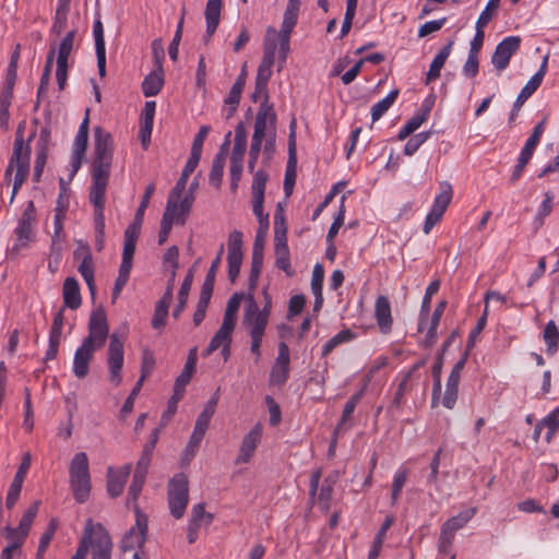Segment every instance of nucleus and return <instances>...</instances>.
Here are the masks:
<instances>
[{
  "label": "nucleus",
  "instance_id": "1",
  "mask_svg": "<svg viewBox=\"0 0 559 559\" xmlns=\"http://www.w3.org/2000/svg\"><path fill=\"white\" fill-rule=\"evenodd\" d=\"M112 136L97 127L95 129V159L92 170L90 195H105L112 160Z\"/></svg>",
  "mask_w": 559,
  "mask_h": 559
},
{
  "label": "nucleus",
  "instance_id": "2",
  "mask_svg": "<svg viewBox=\"0 0 559 559\" xmlns=\"http://www.w3.org/2000/svg\"><path fill=\"white\" fill-rule=\"evenodd\" d=\"M24 123H20L16 130V136L13 146V153L10 158L11 164L16 165V174L14 175L12 194L10 203L14 201L20 188L25 182L29 173V155L31 148L28 144H24L23 140Z\"/></svg>",
  "mask_w": 559,
  "mask_h": 559
},
{
  "label": "nucleus",
  "instance_id": "3",
  "mask_svg": "<svg viewBox=\"0 0 559 559\" xmlns=\"http://www.w3.org/2000/svg\"><path fill=\"white\" fill-rule=\"evenodd\" d=\"M100 538H106L109 543H112L105 526L102 523H94L92 519H88L85 523L76 552L71 559H85L90 548H92L93 555L97 549Z\"/></svg>",
  "mask_w": 559,
  "mask_h": 559
},
{
  "label": "nucleus",
  "instance_id": "4",
  "mask_svg": "<svg viewBox=\"0 0 559 559\" xmlns=\"http://www.w3.org/2000/svg\"><path fill=\"white\" fill-rule=\"evenodd\" d=\"M109 336V325L105 310L99 307L92 311L88 320V335L82 341L83 344L100 349Z\"/></svg>",
  "mask_w": 559,
  "mask_h": 559
},
{
  "label": "nucleus",
  "instance_id": "5",
  "mask_svg": "<svg viewBox=\"0 0 559 559\" xmlns=\"http://www.w3.org/2000/svg\"><path fill=\"white\" fill-rule=\"evenodd\" d=\"M123 361V340L118 334L112 333L109 336L107 366L108 380L115 386H118L122 381L121 370Z\"/></svg>",
  "mask_w": 559,
  "mask_h": 559
},
{
  "label": "nucleus",
  "instance_id": "6",
  "mask_svg": "<svg viewBox=\"0 0 559 559\" xmlns=\"http://www.w3.org/2000/svg\"><path fill=\"white\" fill-rule=\"evenodd\" d=\"M440 192L436 195L431 211L427 214L424 223V233L427 235L441 221L444 212L450 205L453 197L452 186L448 181L439 185Z\"/></svg>",
  "mask_w": 559,
  "mask_h": 559
},
{
  "label": "nucleus",
  "instance_id": "7",
  "mask_svg": "<svg viewBox=\"0 0 559 559\" xmlns=\"http://www.w3.org/2000/svg\"><path fill=\"white\" fill-rule=\"evenodd\" d=\"M269 318L260 313V308L251 294L248 295L242 316V325L250 336H264Z\"/></svg>",
  "mask_w": 559,
  "mask_h": 559
},
{
  "label": "nucleus",
  "instance_id": "8",
  "mask_svg": "<svg viewBox=\"0 0 559 559\" xmlns=\"http://www.w3.org/2000/svg\"><path fill=\"white\" fill-rule=\"evenodd\" d=\"M34 223H35V206L33 201H29L24 209L21 218L19 219V224L14 230L16 235V243L13 246V251H20L28 246L31 241L35 238L34 233Z\"/></svg>",
  "mask_w": 559,
  "mask_h": 559
},
{
  "label": "nucleus",
  "instance_id": "9",
  "mask_svg": "<svg viewBox=\"0 0 559 559\" xmlns=\"http://www.w3.org/2000/svg\"><path fill=\"white\" fill-rule=\"evenodd\" d=\"M72 489H91L88 457L85 452L74 454L69 466Z\"/></svg>",
  "mask_w": 559,
  "mask_h": 559
},
{
  "label": "nucleus",
  "instance_id": "10",
  "mask_svg": "<svg viewBox=\"0 0 559 559\" xmlns=\"http://www.w3.org/2000/svg\"><path fill=\"white\" fill-rule=\"evenodd\" d=\"M135 515V524L122 537L120 543V548L123 552L142 547L146 540L147 519L140 510H136Z\"/></svg>",
  "mask_w": 559,
  "mask_h": 559
},
{
  "label": "nucleus",
  "instance_id": "11",
  "mask_svg": "<svg viewBox=\"0 0 559 559\" xmlns=\"http://www.w3.org/2000/svg\"><path fill=\"white\" fill-rule=\"evenodd\" d=\"M547 61L548 57L546 56L540 64L539 70L530 79V81L525 84V86L521 90L520 94L518 95L512 110L510 112L509 121L512 122L515 120L521 107L523 104L527 100L528 97H531L536 90L540 86L543 79L547 71Z\"/></svg>",
  "mask_w": 559,
  "mask_h": 559
},
{
  "label": "nucleus",
  "instance_id": "12",
  "mask_svg": "<svg viewBox=\"0 0 559 559\" xmlns=\"http://www.w3.org/2000/svg\"><path fill=\"white\" fill-rule=\"evenodd\" d=\"M521 38L519 36H508L501 40L491 56V63L498 72L508 68L512 56L519 50Z\"/></svg>",
  "mask_w": 559,
  "mask_h": 559
},
{
  "label": "nucleus",
  "instance_id": "13",
  "mask_svg": "<svg viewBox=\"0 0 559 559\" xmlns=\"http://www.w3.org/2000/svg\"><path fill=\"white\" fill-rule=\"evenodd\" d=\"M75 257H82V262L78 267V271L84 278L88 290L94 298L96 293V285L94 281V262L88 245L79 242V248L74 252Z\"/></svg>",
  "mask_w": 559,
  "mask_h": 559
},
{
  "label": "nucleus",
  "instance_id": "14",
  "mask_svg": "<svg viewBox=\"0 0 559 559\" xmlns=\"http://www.w3.org/2000/svg\"><path fill=\"white\" fill-rule=\"evenodd\" d=\"M295 121L292 122L290 129H293ZM297 176V156H296V143H295V131L290 130L289 142H288V160L285 170L284 178V191L287 197L293 192Z\"/></svg>",
  "mask_w": 559,
  "mask_h": 559
},
{
  "label": "nucleus",
  "instance_id": "15",
  "mask_svg": "<svg viewBox=\"0 0 559 559\" xmlns=\"http://www.w3.org/2000/svg\"><path fill=\"white\" fill-rule=\"evenodd\" d=\"M90 201L94 205V225L96 237V250L100 251L105 241V195H90Z\"/></svg>",
  "mask_w": 559,
  "mask_h": 559
},
{
  "label": "nucleus",
  "instance_id": "16",
  "mask_svg": "<svg viewBox=\"0 0 559 559\" xmlns=\"http://www.w3.org/2000/svg\"><path fill=\"white\" fill-rule=\"evenodd\" d=\"M95 352V348L83 343L76 348L73 357V373L78 379H84L88 374Z\"/></svg>",
  "mask_w": 559,
  "mask_h": 559
},
{
  "label": "nucleus",
  "instance_id": "17",
  "mask_svg": "<svg viewBox=\"0 0 559 559\" xmlns=\"http://www.w3.org/2000/svg\"><path fill=\"white\" fill-rule=\"evenodd\" d=\"M262 428L260 425L253 427L242 439L239 455L236 459V464L249 462L253 455L258 444L261 441Z\"/></svg>",
  "mask_w": 559,
  "mask_h": 559
},
{
  "label": "nucleus",
  "instance_id": "18",
  "mask_svg": "<svg viewBox=\"0 0 559 559\" xmlns=\"http://www.w3.org/2000/svg\"><path fill=\"white\" fill-rule=\"evenodd\" d=\"M275 114L271 105L261 104L255 116L252 139L266 140L271 130V115Z\"/></svg>",
  "mask_w": 559,
  "mask_h": 559
},
{
  "label": "nucleus",
  "instance_id": "19",
  "mask_svg": "<svg viewBox=\"0 0 559 559\" xmlns=\"http://www.w3.org/2000/svg\"><path fill=\"white\" fill-rule=\"evenodd\" d=\"M374 318L382 333L386 334L391 331L393 319L391 314V304L386 296L381 295L377 298Z\"/></svg>",
  "mask_w": 559,
  "mask_h": 559
},
{
  "label": "nucleus",
  "instance_id": "20",
  "mask_svg": "<svg viewBox=\"0 0 559 559\" xmlns=\"http://www.w3.org/2000/svg\"><path fill=\"white\" fill-rule=\"evenodd\" d=\"M199 162L200 160H198L195 158L189 157V159L187 160V163L182 169L180 178L178 179V181L176 182L175 187L171 189V191L168 195L167 203L173 204V205H178V200L181 198V194L186 189L188 178L194 171Z\"/></svg>",
  "mask_w": 559,
  "mask_h": 559
},
{
  "label": "nucleus",
  "instance_id": "21",
  "mask_svg": "<svg viewBox=\"0 0 559 559\" xmlns=\"http://www.w3.org/2000/svg\"><path fill=\"white\" fill-rule=\"evenodd\" d=\"M93 35L95 39L98 74L100 78H104L106 75V47L104 39V27L99 20L94 22Z\"/></svg>",
  "mask_w": 559,
  "mask_h": 559
},
{
  "label": "nucleus",
  "instance_id": "22",
  "mask_svg": "<svg viewBox=\"0 0 559 559\" xmlns=\"http://www.w3.org/2000/svg\"><path fill=\"white\" fill-rule=\"evenodd\" d=\"M222 1L209 0L205 7L206 31L204 40L207 43L215 33L221 19Z\"/></svg>",
  "mask_w": 559,
  "mask_h": 559
},
{
  "label": "nucleus",
  "instance_id": "23",
  "mask_svg": "<svg viewBox=\"0 0 559 559\" xmlns=\"http://www.w3.org/2000/svg\"><path fill=\"white\" fill-rule=\"evenodd\" d=\"M62 296L64 307L75 310L81 306L82 299L80 293V285L76 278L67 277L64 280L62 287Z\"/></svg>",
  "mask_w": 559,
  "mask_h": 559
},
{
  "label": "nucleus",
  "instance_id": "24",
  "mask_svg": "<svg viewBox=\"0 0 559 559\" xmlns=\"http://www.w3.org/2000/svg\"><path fill=\"white\" fill-rule=\"evenodd\" d=\"M453 44L454 43L452 40L449 41L444 47L441 48V50L433 58V60L430 64V68L427 72V75H426V80H425L426 84H429L432 81L440 78L441 69L443 68L447 59L449 58V56L452 51Z\"/></svg>",
  "mask_w": 559,
  "mask_h": 559
},
{
  "label": "nucleus",
  "instance_id": "25",
  "mask_svg": "<svg viewBox=\"0 0 559 559\" xmlns=\"http://www.w3.org/2000/svg\"><path fill=\"white\" fill-rule=\"evenodd\" d=\"M131 464H124L119 468L108 467L107 469V489H122L131 473Z\"/></svg>",
  "mask_w": 559,
  "mask_h": 559
},
{
  "label": "nucleus",
  "instance_id": "26",
  "mask_svg": "<svg viewBox=\"0 0 559 559\" xmlns=\"http://www.w3.org/2000/svg\"><path fill=\"white\" fill-rule=\"evenodd\" d=\"M164 85V69L159 71L155 68L150 74H147L142 82V92L144 96L152 97L157 95Z\"/></svg>",
  "mask_w": 559,
  "mask_h": 559
},
{
  "label": "nucleus",
  "instance_id": "27",
  "mask_svg": "<svg viewBox=\"0 0 559 559\" xmlns=\"http://www.w3.org/2000/svg\"><path fill=\"white\" fill-rule=\"evenodd\" d=\"M234 330L235 328L222 323L221 328L216 331L209 346L204 350V355L209 356L219 347H223L226 344L230 345Z\"/></svg>",
  "mask_w": 559,
  "mask_h": 559
},
{
  "label": "nucleus",
  "instance_id": "28",
  "mask_svg": "<svg viewBox=\"0 0 559 559\" xmlns=\"http://www.w3.org/2000/svg\"><path fill=\"white\" fill-rule=\"evenodd\" d=\"M300 8V0H289L284 12L283 23L280 34L290 35L295 25L297 24L298 13Z\"/></svg>",
  "mask_w": 559,
  "mask_h": 559
},
{
  "label": "nucleus",
  "instance_id": "29",
  "mask_svg": "<svg viewBox=\"0 0 559 559\" xmlns=\"http://www.w3.org/2000/svg\"><path fill=\"white\" fill-rule=\"evenodd\" d=\"M189 491H169L168 504L171 515L175 519L183 516L188 501Z\"/></svg>",
  "mask_w": 559,
  "mask_h": 559
},
{
  "label": "nucleus",
  "instance_id": "30",
  "mask_svg": "<svg viewBox=\"0 0 559 559\" xmlns=\"http://www.w3.org/2000/svg\"><path fill=\"white\" fill-rule=\"evenodd\" d=\"M178 211V205H173L167 203L165 212L163 214L162 221H160V229L158 234V243L163 245L173 228V224L176 223V213Z\"/></svg>",
  "mask_w": 559,
  "mask_h": 559
},
{
  "label": "nucleus",
  "instance_id": "31",
  "mask_svg": "<svg viewBox=\"0 0 559 559\" xmlns=\"http://www.w3.org/2000/svg\"><path fill=\"white\" fill-rule=\"evenodd\" d=\"M193 281V269L188 271L183 282L181 283L180 289L178 292V302L173 311V316L175 319L179 318L183 309L186 308L189 292Z\"/></svg>",
  "mask_w": 559,
  "mask_h": 559
},
{
  "label": "nucleus",
  "instance_id": "32",
  "mask_svg": "<svg viewBox=\"0 0 559 559\" xmlns=\"http://www.w3.org/2000/svg\"><path fill=\"white\" fill-rule=\"evenodd\" d=\"M226 153L223 150H219L215 155L212 168L209 175V181L215 188H219L222 183V177L224 174V167L226 162Z\"/></svg>",
  "mask_w": 559,
  "mask_h": 559
},
{
  "label": "nucleus",
  "instance_id": "33",
  "mask_svg": "<svg viewBox=\"0 0 559 559\" xmlns=\"http://www.w3.org/2000/svg\"><path fill=\"white\" fill-rule=\"evenodd\" d=\"M63 219L64 212L62 209H57L53 217L55 233L52 236L51 250L52 252H60L62 250V241L64 239L63 234Z\"/></svg>",
  "mask_w": 559,
  "mask_h": 559
},
{
  "label": "nucleus",
  "instance_id": "34",
  "mask_svg": "<svg viewBox=\"0 0 559 559\" xmlns=\"http://www.w3.org/2000/svg\"><path fill=\"white\" fill-rule=\"evenodd\" d=\"M543 338L546 343V353L551 356L558 350L559 331L555 321L550 320L544 329Z\"/></svg>",
  "mask_w": 559,
  "mask_h": 559
},
{
  "label": "nucleus",
  "instance_id": "35",
  "mask_svg": "<svg viewBox=\"0 0 559 559\" xmlns=\"http://www.w3.org/2000/svg\"><path fill=\"white\" fill-rule=\"evenodd\" d=\"M242 297H243L242 294L235 293L229 298L226 309H225L223 324L235 328L236 321H237V312L239 310Z\"/></svg>",
  "mask_w": 559,
  "mask_h": 559
},
{
  "label": "nucleus",
  "instance_id": "36",
  "mask_svg": "<svg viewBox=\"0 0 559 559\" xmlns=\"http://www.w3.org/2000/svg\"><path fill=\"white\" fill-rule=\"evenodd\" d=\"M399 94H400L399 90H393L383 99H381L380 102L376 103L372 106L371 118H372L373 122L379 120L389 110V108L393 105V103L397 98Z\"/></svg>",
  "mask_w": 559,
  "mask_h": 559
},
{
  "label": "nucleus",
  "instance_id": "37",
  "mask_svg": "<svg viewBox=\"0 0 559 559\" xmlns=\"http://www.w3.org/2000/svg\"><path fill=\"white\" fill-rule=\"evenodd\" d=\"M362 394H364V390H360L359 392L353 394L349 397V400L346 402L343 413H342V417L334 430L335 435L338 433L343 429L345 424L350 419L357 404L359 403L360 399L362 397Z\"/></svg>",
  "mask_w": 559,
  "mask_h": 559
},
{
  "label": "nucleus",
  "instance_id": "38",
  "mask_svg": "<svg viewBox=\"0 0 559 559\" xmlns=\"http://www.w3.org/2000/svg\"><path fill=\"white\" fill-rule=\"evenodd\" d=\"M355 338V334L349 329L340 331L336 335L331 337L322 347V356H328L341 344L350 342Z\"/></svg>",
  "mask_w": 559,
  "mask_h": 559
},
{
  "label": "nucleus",
  "instance_id": "39",
  "mask_svg": "<svg viewBox=\"0 0 559 559\" xmlns=\"http://www.w3.org/2000/svg\"><path fill=\"white\" fill-rule=\"evenodd\" d=\"M545 121H546V119H543L538 124L535 126L533 133L527 139V141L520 154H522L528 158H532L533 153H534L536 146L538 145L540 138L543 135Z\"/></svg>",
  "mask_w": 559,
  "mask_h": 559
},
{
  "label": "nucleus",
  "instance_id": "40",
  "mask_svg": "<svg viewBox=\"0 0 559 559\" xmlns=\"http://www.w3.org/2000/svg\"><path fill=\"white\" fill-rule=\"evenodd\" d=\"M88 111L86 112V117L83 119L79 131L75 135L73 143V152L78 154H85L88 139Z\"/></svg>",
  "mask_w": 559,
  "mask_h": 559
},
{
  "label": "nucleus",
  "instance_id": "41",
  "mask_svg": "<svg viewBox=\"0 0 559 559\" xmlns=\"http://www.w3.org/2000/svg\"><path fill=\"white\" fill-rule=\"evenodd\" d=\"M195 365L186 361L185 367L180 374L177 377L176 386V399H182L187 384L190 382L191 377L195 370Z\"/></svg>",
  "mask_w": 559,
  "mask_h": 559
},
{
  "label": "nucleus",
  "instance_id": "42",
  "mask_svg": "<svg viewBox=\"0 0 559 559\" xmlns=\"http://www.w3.org/2000/svg\"><path fill=\"white\" fill-rule=\"evenodd\" d=\"M280 246L281 247H274L276 255V267L283 270L288 276H293L295 272L290 266L288 246L287 243H282Z\"/></svg>",
  "mask_w": 559,
  "mask_h": 559
},
{
  "label": "nucleus",
  "instance_id": "43",
  "mask_svg": "<svg viewBox=\"0 0 559 559\" xmlns=\"http://www.w3.org/2000/svg\"><path fill=\"white\" fill-rule=\"evenodd\" d=\"M223 253H224V246L221 245V247L218 249V252H217V255L212 261V264H211V266H210V269L207 271V274H206V276L204 278V282H203V285H202L201 289L213 292L216 273H217V271L219 269V265L222 263Z\"/></svg>",
  "mask_w": 559,
  "mask_h": 559
},
{
  "label": "nucleus",
  "instance_id": "44",
  "mask_svg": "<svg viewBox=\"0 0 559 559\" xmlns=\"http://www.w3.org/2000/svg\"><path fill=\"white\" fill-rule=\"evenodd\" d=\"M75 31L67 33L62 38L57 56V63L68 64V59L74 47Z\"/></svg>",
  "mask_w": 559,
  "mask_h": 559
},
{
  "label": "nucleus",
  "instance_id": "45",
  "mask_svg": "<svg viewBox=\"0 0 559 559\" xmlns=\"http://www.w3.org/2000/svg\"><path fill=\"white\" fill-rule=\"evenodd\" d=\"M276 38H278L277 31L269 26L266 28L264 44H263V59L275 60L276 52Z\"/></svg>",
  "mask_w": 559,
  "mask_h": 559
},
{
  "label": "nucleus",
  "instance_id": "46",
  "mask_svg": "<svg viewBox=\"0 0 559 559\" xmlns=\"http://www.w3.org/2000/svg\"><path fill=\"white\" fill-rule=\"evenodd\" d=\"M212 294H213V292L201 289L198 306H197L195 312L193 314L194 325L198 326L204 320L205 314H206V309H207L210 300L212 298Z\"/></svg>",
  "mask_w": 559,
  "mask_h": 559
},
{
  "label": "nucleus",
  "instance_id": "47",
  "mask_svg": "<svg viewBox=\"0 0 559 559\" xmlns=\"http://www.w3.org/2000/svg\"><path fill=\"white\" fill-rule=\"evenodd\" d=\"M194 202V194L188 192L182 199L178 200V211L176 213V224L183 225L187 216L190 213L191 206Z\"/></svg>",
  "mask_w": 559,
  "mask_h": 559
},
{
  "label": "nucleus",
  "instance_id": "48",
  "mask_svg": "<svg viewBox=\"0 0 559 559\" xmlns=\"http://www.w3.org/2000/svg\"><path fill=\"white\" fill-rule=\"evenodd\" d=\"M186 8H182L181 15L177 25L175 36L168 47V55L173 61H177L179 45L182 36L183 23H185Z\"/></svg>",
  "mask_w": 559,
  "mask_h": 559
},
{
  "label": "nucleus",
  "instance_id": "49",
  "mask_svg": "<svg viewBox=\"0 0 559 559\" xmlns=\"http://www.w3.org/2000/svg\"><path fill=\"white\" fill-rule=\"evenodd\" d=\"M476 513V508H467L461 511L457 515L449 519L444 524L449 527L457 531L462 528Z\"/></svg>",
  "mask_w": 559,
  "mask_h": 559
},
{
  "label": "nucleus",
  "instance_id": "50",
  "mask_svg": "<svg viewBox=\"0 0 559 559\" xmlns=\"http://www.w3.org/2000/svg\"><path fill=\"white\" fill-rule=\"evenodd\" d=\"M211 128L209 126H202L197 133L192 146L190 157L195 158L198 160L201 159L203 143L210 132Z\"/></svg>",
  "mask_w": 559,
  "mask_h": 559
},
{
  "label": "nucleus",
  "instance_id": "51",
  "mask_svg": "<svg viewBox=\"0 0 559 559\" xmlns=\"http://www.w3.org/2000/svg\"><path fill=\"white\" fill-rule=\"evenodd\" d=\"M228 254L227 257H239L243 258L242 254V234L239 230H234L228 237Z\"/></svg>",
  "mask_w": 559,
  "mask_h": 559
},
{
  "label": "nucleus",
  "instance_id": "52",
  "mask_svg": "<svg viewBox=\"0 0 559 559\" xmlns=\"http://www.w3.org/2000/svg\"><path fill=\"white\" fill-rule=\"evenodd\" d=\"M29 466H31V454L27 452L22 457V462H21L19 469L15 474V477L10 486V489H21L22 488L24 478L28 472Z\"/></svg>",
  "mask_w": 559,
  "mask_h": 559
},
{
  "label": "nucleus",
  "instance_id": "53",
  "mask_svg": "<svg viewBox=\"0 0 559 559\" xmlns=\"http://www.w3.org/2000/svg\"><path fill=\"white\" fill-rule=\"evenodd\" d=\"M431 132L425 131L412 136L404 146V154L412 156L430 138Z\"/></svg>",
  "mask_w": 559,
  "mask_h": 559
},
{
  "label": "nucleus",
  "instance_id": "54",
  "mask_svg": "<svg viewBox=\"0 0 559 559\" xmlns=\"http://www.w3.org/2000/svg\"><path fill=\"white\" fill-rule=\"evenodd\" d=\"M411 381V373H404L394 393V397L390 405V408H400L404 402L405 392L408 390V383Z\"/></svg>",
  "mask_w": 559,
  "mask_h": 559
},
{
  "label": "nucleus",
  "instance_id": "55",
  "mask_svg": "<svg viewBox=\"0 0 559 559\" xmlns=\"http://www.w3.org/2000/svg\"><path fill=\"white\" fill-rule=\"evenodd\" d=\"M275 139H276V114L271 115V130L267 139L265 140L263 147V155L265 158H272L275 152Z\"/></svg>",
  "mask_w": 559,
  "mask_h": 559
},
{
  "label": "nucleus",
  "instance_id": "56",
  "mask_svg": "<svg viewBox=\"0 0 559 559\" xmlns=\"http://www.w3.org/2000/svg\"><path fill=\"white\" fill-rule=\"evenodd\" d=\"M213 521V515L204 511V504L198 503L192 508V514L189 523L193 525H202L203 523L210 525Z\"/></svg>",
  "mask_w": 559,
  "mask_h": 559
},
{
  "label": "nucleus",
  "instance_id": "57",
  "mask_svg": "<svg viewBox=\"0 0 559 559\" xmlns=\"http://www.w3.org/2000/svg\"><path fill=\"white\" fill-rule=\"evenodd\" d=\"M267 181V174L263 170H258L253 175L252 181V198H264L265 185Z\"/></svg>",
  "mask_w": 559,
  "mask_h": 559
},
{
  "label": "nucleus",
  "instance_id": "58",
  "mask_svg": "<svg viewBox=\"0 0 559 559\" xmlns=\"http://www.w3.org/2000/svg\"><path fill=\"white\" fill-rule=\"evenodd\" d=\"M274 64L273 60L263 59L261 63L259 64L255 83H259V85H267L269 80L272 75V67Z\"/></svg>",
  "mask_w": 559,
  "mask_h": 559
},
{
  "label": "nucleus",
  "instance_id": "59",
  "mask_svg": "<svg viewBox=\"0 0 559 559\" xmlns=\"http://www.w3.org/2000/svg\"><path fill=\"white\" fill-rule=\"evenodd\" d=\"M540 423L545 428H548L546 439L549 442L556 430L559 428V407L549 413L540 420Z\"/></svg>",
  "mask_w": 559,
  "mask_h": 559
},
{
  "label": "nucleus",
  "instance_id": "60",
  "mask_svg": "<svg viewBox=\"0 0 559 559\" xmlns=\"http://www.w3.org/2000/svg\"><path fill=\"white\" fill-rule=\"evenodd\" d=\"M130 272H131V269H129V267H126V266H120L119 267V273H118V276H117L116 281H115V285H114V288H112V295H111L112 302L116 301V299L120 295L121 290L126 286V284H127V282L129 280V276H130Z\"/></svg>",
  "mask_w": 559,
  "mask_h": 559
},
{
  "label": "nucleus",
  "instance_id": "61",
  "mask_svg": "<svg viewBox=\"0 0 559 559\" xmlns=\"http://www.w3.org/2000/svg\"><path fill=\"white\" fill-rule=\"evenodd\" d=\"M204 436L198 435L197 432H192L190 440L188 444L186 445V449L183 451L182 460L186 463H189L195 455L197 450L202 441Z\"/></svg>",
  "mask_w": 559,
  "mask_h": 559
},
{
  "label": "nucleus",
  "instance_id": "62",
  "mask_svg": "<svg viewBox=\"0 0 559 559\" xmlns=\"http://www.w3.org/2000/svg\"><path fill=\"white\" fill-rule=\"evenodd\" d=\"M152 56L155 63V68H157L159 71H162L163 62L165 59V49H164V43L162 38H156L152 41Z\"/></svg>",
  "mask_w": 559,
  "mask_h": 559
},
{
  "label": "nucleus",
  "instance_id": "63",
  "mask_svg": "<svg viewBox=\"0 0 559 559\" xmlns=\"http://www.w3.org/2000/svg\"><path fill=\"white\" fill-rule=\"evenodd\" d=\"M499 8V0H489L486 8L480 13L476 25L485 27L491 20L493 12Z\"/></svg>",
  "mask_w": 559,
  "mask_h": 559
},
{
  "label": "nucleus",
  "instance_id": "64",
  "mask_svg": "<svg viewBox=\"0 0 559 559\" xmlns=\"http://www.w3.org/2000/svg\"><path fill=\"white\" fill-rule=\"evenodd\" d=\"M112 546V543H109L106 538H100L97 549L93 554V559H111Z\"/></svg>",
  "mask_w": 559,
  "mask_h": 559
}]
</instances>
